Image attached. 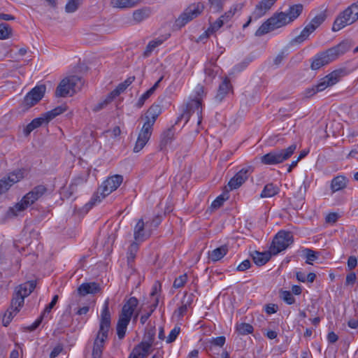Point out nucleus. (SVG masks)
I'll use <instances>...</instances> for the list:
<instances>
[{
  "label": "nucleus",
  "mask_w": 358,
  "mask_h": 358,
  "mask_svg": "<svg viewBox=\"0 0 358 358\" xmlns=\"http://www.w3.org/2000/svg\"><path fill=\"white\" fill-rule=\"evenodd\" d=\"M303 6L295 4L289 7L287 13L280 12L273 14L256 31L255 36H261L273 30L280 28L296 20L302 13Z\"/></svg>",
  "instance_id": "obj_1"
},
{
  "label": "nucleus",
  "mask_w": 358,
  "mask_h": 358,
  "mask_svg": "<svg viewBox=\"0 0 358 358\" xmlns=\"http://www.w3.org/2000/svg\"><path fill=\"white\" fill-rule=\"evenodd\" d=\"M111 315L109 311V301L106 300L101 313L99 329L94 341L92 358H101L104 343L108 338L110 327Z\"/></svg>",
  "instance_id": "obj_2"
},
{
  "label": "nucleus",
  "mask_w": 358,
  "mask_h": 358,
  "mask_svg": "<svg viewBox=\"0 0 358 358\" xmlns=\"http://www.w3.org/2000/svg\"><path fill=\"white\" fill-rule=\"evenodd\" d=\"M162 113V108L159 104H152L145 114L144 122L134 147V152H140L147 144L152 134L153 126L158 116Z\"/></svg>",
  "instance_id": "obj_3"
},
{
  "label": "nucleus",
  "mask_w": 358,
  "mask_h": 358,
  "mask_svg": "<svg viewBox=\"0 0 358 358\" xmlns=\"http://www.w3.org/2000/svg\"><path fill=\"white\" fill-rule=\"evenodd\" d=\"M46 191L47 189L44 185H40L36 186L31 191L26 194L20 202L8 209L7 217H13L17 216L20 213L24 211L41 198Z\"/></svg>",
  "instance_id": "obj_4"
},
{
  "label": "nucleus",
  "mask_w": 358,
  "mask_h": 358,
  "mask_svg": "<svg viewBox=\"0 0 358 358\" xmlns=\"http://www.w3.org/2000/svg\"><path fill=\"white\" fill-rule=\"evenodd\" d=\"M122 181L123 177L121 175H114L108 178L99 187L98 192L93 195L91 200L86 204V206L90 208L96 203L100 202L112 192L116 190Z\"/></svg>",
  "instance_id": "obj_5"
},
{
  "label": "nucleus",
  "mask_w": 358,
  "mask_h": 358,
  "mask_svg": "<svg viewBox=\"0 0 358 358\" xmlns=\"http://www.w3.org/2000/svg\"><path fill=\"white\" fill-rule=\"evenodd\" d=\"M358 20V2L353 3L341 12L334 20L333 31H338L348 25L353 24Z\"/></svg>",
  "instance_id": "obj_6"
},
{
  "label": "nucleus",
  "mask_w": 358,
  "mask_h": 358,
  "mask_svg": "<svg viewBox=\"0 0 358 358\" xmlns=\"http://www.w3.org/2000/svg\"><path fill=\"white\" fill-rule=\"evenodd\" d=\"M82 85L81 78L77 76H71L64 78L57 86L55 91L57 97L72 96Z\"/></svg>",
  "instance_id": "obj_7"
},
{
  "label": "nucleus",
  "mask_w": 358,
  "mask_h": 358,
  "mask_svg": "<svg viewBox=\"0 0 358 358\" xmlns=\"http://www.w3.org/2000/svg\"><path fill=\"white\" fill-rule=\"evenodd\" d=\"M296 149V145L292 144L286 149L271 151L261 157V162L266 165L282 163L294 154Z\"/></svg>",
  "instance_id": "obj_8"
},
{
  "label": "nucleus",
  "mask_w": 358,
  "mask_h": 358,
  "mask_svg": "<svg viewBox=\"0 0 358 358\" xmlns=\"http://www.w3.org/2000/svg\"><path fill=\"white\" fill-rule=\"evenodd\" d=\"M205 8L202 2L190 4L178 17L176 22L180 27L185 26L187 22L200 15Z\"/></svg>",
  "instance_id": "obj_9"
},
{
  "label": "nucleus",
  "mask_w": 358,
  "mask_h": 358,
  "mask_svg": "<svg viewBox=\"0 0 358 358\" xmlns=\"http://www.w3.org/2000/svg\"><path fill=\"white\" fill-rule=\"evenodd\" d=\"M293 236L290 232L280 231L274 237L271 245L269 248L271 252L275 255L281 251L285 250L292 243Z\"/></svg>",
  "instance_id": "obj_10"
},
{
  "label": "nucleus",
  "mask_w": 358,
  "mask_h": 358,
  "mask_svg": "<svg viewBox=\"0 0 358 358\" xmlns=\"http://www.w3.org/2000/svg\"><path fill=\"white\" fill-rule=\"evenodd\" d=\"M345 70L343 69H336L331 73H329L324 78H322L320 82L315 86H313V91L322 92L328 87L332 86L337 83L340 78L345 76Z\"/></svg>",
  "instance_id": "obj_11"
},
{
  "label": "nucleus",
  "mask_w": 358,
  "mask_h": 358,
  "mask_svg": "<svg viewBox=\"0 0 358 358\" xmlns=\"http://www.w3.org/2000/svg\"><path fill=\"white\" fill-rule=\"evenodd\" d=\"M45 85H41L34 87L24 98L22 104L26 109H28L36 104L44 96Z\"/></svg>",
  "instance_id": "obj_12"
},
{
  "label": "nucleus",
  "mask_w": 358,
  "mask_h": 358,
  "mask_svg": "<svg viewBox=\"0 0 358 358\" xmlns=\"http://www.w3.org/2000/svg\"><path fill=\"white\" fill-rule=\"evenodd\" d=\"M252 171L251 166L243 168L236 175L231 178L228 182V187L230 190L236 189L240 187L248 178Z\"/></svg>",
  "instance_id": "obj_13"
},
{
  "label": "nucleus",
  "mask_w": 358,
  "mask_h": 358,
  "mask_svg": "<svg viewBox=\"0 0 358 358\" xmlns=\"http://www.w3.org/2000/svg\"><path fill=\"white\" fill-rule=\"evenodd\" d=\"M149 222L145 223L143 219H140L134 229V236L136 241H143L150 237L151 231L149 228Z\"/></svg>",
  "instance_id": "obj_14"
},
{
  "label": "nucleus",
  "mask_w": 358,
  "mask_h": 358,
  "mask_svg": "<svg viewBox=\"0 0 358 358\" xmlns=\"http://www.w3.org/2000/svg\"><path fill=\"white\" fill-rule=\"evenodd\" d=\"M333 61L334 60L330 55L329 50H327L326 51L318 53L314 57L310 66L313 70H317Z\"/></svg>",
  "instance_id": "obj_15"
},
{
  "label": "nucleus",
  "mask_w": 358,
  "mask_h": 358,
  "mask_svg": "<svg viewBox=\"0 0 358 358\" xmlns=\"http://www.w3.org/2000/svg\"><path fill=\"white\" fill-rule=\"evenodd\" d=\"M23 178L21 171L12 173L7 178L0 180V194L6 192L13 185L20 181Z\"/></svg>",
  "instance_id": "obj_16"
},
{
  "label": "nucleus",
  "mask_w": 358,
  "mask_h": 358,
  "mask_svg": "<svg viewBox=\"0 0 358 358\" xmlns=\"http://www.w3.org/2000/svg\"><path fill=\"white\" fill-rule=\"evenodd\" d=\"M138 304V299L134 297H130L123 305L120 316L128 318L131 320L134 312Z\"/></svg>",
  "instance_id": "obj_17"
},
{
  "label": "nucleus",
  "mask_w": 358,
  "mask_h": 358,
  "mask_svg": "<svg viewBox=\"0 0 358 358\" xmlns=\"http://www.w3.org/2000/svg\"><path fill=\"white\" fill-rule=\"evenodd\" d=\"M86 180L81 176L73 178L69 187L64 192V196L67 199L72 197L79 190V188L83 186Z\"/></svg>",
  "instance_id": "obj_18"
},
{
  "label": "nucleus",
  "mask_w": 358,
  "mask_h": 358,
  "mask_svg": "<svg viewBox=\"0 0 358 358\" xmlns=\"http://www.w3.org/2000/svg\"><path fill=\"white\" fill-rule=\"evenodd\" d=\"M277 0H262L256 5L253 11V16L257 19L264 15L271 9Z\"/></svg>",
  "instance_id": "obj_19"
},
{
  "label": "nucleus",
  "mask_w": 358,
  "mask_h": 358,
  "mask_svg": "<svg viewBox=\"0 0 358 358\" xmlns=\"http://www.w3.org/2000/svg\"><path fill=\"white\" fill-rule=\"evenodd\" d=\"M277 0H262L256 5L253 11V16L257 19L264 15L271 9Z\"/></svg>",
  "instance_id": "obj_20"
},
{
  "label": "nucleus",
  "mask_w": 358,
  "mask_h": 358,
  "mask_svg": "<svg viewBox=\"0 0 358 358\" xmlns=\"http://www.w3.org/2000/svg\"><path fill=\"white\" fill-rule=\"evenodd\" d=\"M187 113L189 114V116L192 113H196L198 117V124H200L202 120L201 113H202V106L201 101L199 99H192L186 104V108L185 109Z\"/></svg>",
  "instance_id": "obj_21"
},
{
  "label": "nucleus",
  "mask_w": 358,
  "mask_h": 358,
  "mask_svg": "<svg viewBox=\"0 0 358 358\" xmlns=\"http://www.w3.org/2000/svg\"><path fill=\"white\" fill-rule=\"evenodd\" d=\"M351 46L350 42L348 41H343L337 45L329 48L328 50L334 60H335L338 57L348 52L351 48Z\"/></svg>",
  "instance_id": "obj_22"
},
{
  "label": "nucleus",
  "mask_w": 358,
  "mask_h": 358,
  "mask_svg": "<svg viewBox=\"0 0 358 358\" xmlns=\"http://www.w3.org/2000/svg\"><path fill=\"white\" fill-rule=\"evenodd\" d=\"M100 291V285L95 282L83 283L78 288V292L80 296H85L90 294H94Z\"/></svg>",
  "instance_id": "obj_23"
},
{
  "label": "nucleus",
  "mask_w": 358,
  "mask_h": 358,
  "mask_svg": "<svg viewBox=\"0 0 358 358\" xmlns=\"http://www.w3.org/2000/svg\"><path fill=\"white\" fill-rule=\"evenodd\" d=\"M231 87L229 79L228 78H225L219 86L217 93L215 96V101L219 103L221 102L231 90Z\"/></svg>",
  "instance_id": "obj_24"
},
{
  "label": "nucleus",
  "mask_w": 358,
  "mask_h": 358,
  "mask_svg": "<svg viewBox=\"0 0 358 358\" xmlns=\"http://www.w3.org/2000/svg\"><path fill=\"white\" fill-rule=\"evenodd\" d=\"M175 130L174 127L171 126L168 129L165 130L161 134V139L159 147L160 150L165 148L169 144H170L174 138Z\"/></svg>",
  "instance_id": "obj_25"
},
{
  "label": "nucleus",
  "mask_w": 358,
  "mask_h": 358,
  "mask_svg": "<svg viewBox=\"0 0 358 358\" xmlns=\"http://www.w3.org/2000/svg\"><path fill=\"white\" fill-rule=\"evenodd\" d=\"M193 301V294H185L182 299V305L175 311V314L178 317H183L187 311L188 307H189Z\"/></svg>",
  "instance_id": "obj_26"
},
{
  "label": "nucleus",
  "mask_w": 358,
  "mask_h": 358,
  "mask_svg": "<svg viewBox=\"0 0 358 358\" xmlns=\"http://www.w3.org/2000/svg\"><path fill=\"white\" fill-rule=\"evenodd\" d=\"M151 14V10L149 7H143L134 11L132 20L134 24H138L145 19L148 18Z\"/></svg>",
  "instance_id": "obj_27"
},
{
  "label": "nucleus",
  "mask_w": 358,
  "mask_h": 358,
  "mask_svg": "<svg viewBox=\"0 0 358 358\" xmlns=\"http://www.w3.org/2000/svg\"><path fill=\"white\" fill-rule=\"evenodd\" d=\"M272 255H273V253L271 252L270 250H269V251L264 252L255 251L252 254V257L254 262L257 266H263L269 261Z\"/></svg>",
  "instance_id": "obj_28"
},
{
  "label": "nucleus",
  "mask_w": 358,
  "mask_h": 358,
  "mask_svg": "<svg viewBox=\"0 0 358 358\" xmlns=\"http://www.w3.org/2000/svg\"><path fill=\"white\" fill-rule=\"evenodd\" d=\"M36 286V282L35 280H30L19 285L16 287L15 291L25 298L33 292Z\"/></svg>",
  "instance_id": "obj_29"
},
{
  "label": "nucleus",
  "mask_w": 358,
  "mask_h": 358,
  "mask_svg": "<svg viewBox=\"0 0 358 358\" xmlns=\"http://www.w3.org/2000/svg\"><path fill=\"white\" fill-rule=\"evenodd\" d=\"M130 320L119 315L118 321L116 326L117 335L119 339H122L126 334L127 326Z\"/></svg>",
  "instance_id": "obj_30"
},
{
  "label": "nucleus",
  "mask_w": 358,
  "mask_h": 358,
  "mask_svg": "<svg viewBox=\"0 0 358 358\" xmlns=\"http://www.w3.org/2000/svg\"><path fill=\"white\" fill-rule=\"evenodd\" d=\"M43 123H46V120H45V117L43 114H42L41 117L34 119L29 124L27 125L24 129V135L29 136L33 130L39 127Z\"/></svg>",
  "instance_id": "obj_31"
},
{
  "label": "nucleus",
  "mask_w": 358,
  "mask_h": 358,
  "mask_svg": "<svg viewBox=\"0 0 358 358\" xmlns=\"http://www.w3.org/2000/svg\"><path fill=\"white\" fill-rule=\"evenodd\" d=\"M315 31L314 27L312 25L308 24L304 29L301 31L300 34L296 36L293 40L292 43H301L308 38L309 36Z\"/></svg>",
  "instance_id": "obj_32"
},
{
  "label": "nucleus",
  "mask_w": 358,
  "mask_h": 358,
  "mask_svg": "<svg viewBox=\"0 0 358 358\" xmlns=\"http://www.w3.org/2000/svg\"><path fill=\"white\" fill-rule=\"evenodd\" d=\"M151 347L148 345H144L143 343H139L131 351L132 354H134L138 358H146L150 352Z\"/></svg>",
  "instance_id": "obj_33"
},
{
  "label": "nucleus",
  "mask_w": 358,
  "mask_h": 358,
  "mask_svg": "<svg viewBox=\"0 0 358 358\" xmlns=\"http://www.w3.org/2000/svg\"><path fill=\"white\" fill-rule=\"evenodd\" d=\"M228 252V248L227 245H222L213 250L208 254V257L213 262H217L221 259Z\"/></svg>",
  "instance_id": "obj_34"
},
{
  "label": "nucleus",
  "mask_w": 358,
  "mask_h": 358,
  "mask_svg": "<svg viewBox=\"0 0 358 358\" xmlns=\"http://www.w3.org/2000/svg\"><path fill=\"white\" fill-rule=\"evenodd\" d=\"M348 180L343 176L335 177L331 183V189L333 192L339 191L346 187Z\"/></svg>",
  "instance_id": "obj_35"
},
{
  "label": "nucleus",
  "mask_w": 358,
  "mask_h": 358,
  "mask_svg": "<svg viewBox=\"0 0 358 358\" xmlns=\"http://www.w3.org/2000/svg\"><path fill=\"white\" fill-rule=\"evenodd\" d=\"M280 189L273 183L266 185L260 194L261 198H270L279 193Z\"/></svg>",
  "instance_id": "obj_36"
},
{
  "label": "nucleus",
  "mask_w": 358,
  "mask_h": 358,
  "mask_svg": "<svg viewBox=\"0 0 358 358\" xmlns=\"http://www.w3.org/2000/svg\"><path fill=\"white\" fill-rule=\"evenodd\" d=\"M141 2V0H111L113 7L119 8H132Z\"/></svg>",
  "instance_id": "obj_37"
},
{
  "label": "nucleus",
  "mask_w": 358,
  "mask_h": 358,
  "mask_svg": "<svg viewBox=\"0 0 358 358\" xmlns=\"http://www.w3.org/2000/svg\"><path fill=\"white\" fill-rule=\"evenodd\" d=\"M134 76L129 77L123 83H120L117 87L110 92L111 95H113L114 97L117 96L121 93H122L134 81Z\"/></svg>",
  "instance_id": "obj_38"
},
{
  "label": "nucleus",
  "mask_w": 358,
  "mask_h": 358,
  "mask_svg": "<svg viewBox=\"0 0 358 358\" xmlns=\"http://www.w3.org/2000/svg\"><path fill=\"white\" fill-rule=\"evenodd\" d=\"M66 110V107L65 106H59L50 111H48L47 113H43L45 120H46V124L48 123L50 120L54 119L57 115L65 112Z\"/></svg>",
  "instance_id": "obj_39"
},
{
  "label": "nucleus",
  "mask_w": 358,
  "mask_h": 358,
  "mask_svg": "<svg viewBox=\"0 0 358 358\" xmlns=\"http://www.w3.org/2000/svg\"><path fill=\"white\" fill-rule=\"evenodd\" d=\"M24 298L22 296V295L20 294L16 291L15 292V294L13 295V297L11 301L10 304V309H13V311H15V313H17L19 312L21 306L24 304Z\"/></svg>",
  "instance_id": "obj_40"
},
{
  "label": "nucleus",
  "mask_w": 358,
  "mask_h": 358,
  "mask_svg": "<svg viewBox=\"0 0 358 358\" xmlns=\"http://www.w3.org/2000/svg\"><path fill=\"white\" fill-rule=\"evenodd\" d=\"M292 187L294 189H297L296 192L294 193V195L296 199H297L299 201H303L305 198L307 187L305 182H300L298 185L293 184Z\"/></svg>",
  "instance_id": "obj_41"
},
{
  "label": "nucleus",
  "mask_w": 358,
  "mask_h": 358,
  "mask_svg": "<svg viewBox=\"0 0 358 358\" xmlns=\"http://www.w3.org/2000/svg\"><path fill=\"white\" fill-rule=\"evenodd\" d=\"M224 20L220 19V17L213 24H210V26L208 27V29L203 33V35L200 36V38H203V36L206 38H208L210 34H213L215 31H217L219 29H220L223 24H224Z\"/></svg>",
  "instance_id": "obj_42"
},
{
  "label": "nucleus",
  "mask_w": 358,
  "mask_h": 358,
  "mask_svg": "<svg viewBox=\"0 0 358 358\" xmlns=\"http://www.w3.org/2000/svg\"><path fill=\"white\" fill-rule=\"evenodd\" d=\"M227 0H208L210 9L214 13H220Z\"/></svg>",
  "instance_id": "obj_43"
},
{
  "label": "nucleus",
  "mask_w": 358,
  "mask_h": 358,
  "mask_svg": "<svg viewBox=\"0 0 358 358\" xmlns=\"http://www.w3.org/2000/svg\"><path fill=\"white\" fill-rule=\"evenodd\" d=\"M327 14L326 11H322L317 15H315L311 21L308 23L310 25L313 26L315 31L326 20Z\"/></svg>",
  "instance_id": "obj_44"
},
{
  "label": "nucleus",
  "mask_w": 358,
  "mask_h": 358,
  "mask_svg": "<svg viewBox=\"0 0 358 358\" xmlns=\"http://www.w3.org/2000/svg\"><path fill=\"white\" fill-rule=\"evenodd\" d=\"M155 335V329L150 328L148 329L144 335L143 341L140 343H143L144 345H148L149 347H152Z\"/></svg>",
  "instance_id": "obj_45"
},
{
  "label": "nucleus",
  "mask_w": 358,
  "mask_h": 358,
  "mask_svg": "<svg viewBox=\"0 0 358 358\" xmlns=\"http://www.w3.org/2000/svg\"><path fill=\"white\" fill-rule=\"evenodd\" d=\"M138 250V244L136 242H133L129 247L127 252V262L130 264L134 261L136 253Z\"/></svg>",
  "instance_id": "obj_46"
},
{
  "label": "nucleus",
  "mask_w": 358,
  "mask_h": 358,
  "mask_svg": "<svg viewBox=\"0 0 358 358\" xmlns=\"http://www.w3.org/2000/svg\"><path fill=\"white\" fill-rule=\"evenodd\" d=\"M12 35V28L6 23L0 24V39L4 40L10 37Z\"/></svg>",
  "instance_id": "obj_47"
},
{
  "label": "nucleus",
  "mask_w": 358,
  "mask_h": 358,
  "mask_svg": "<svg viewBox=\"0 0 358 358\" xmlns=\"http://www.w3.org/2000/svg\"><path fill=\"white\" fill-rule=\"evenodd\" d=\"M229 199L228 192H224L223 194L218 196L211 203V208L213 209H217L221 207L224 202Z\"/></svg>",
  "instance_id": "obj_48"
},
{
  "label": "nucleus",
  "mask_w": 358,
  "mask_h": 358,
  "mask_svg": "<svg viewBox=\"0 0 358 358\" xmlns=\"http://www.w3.org/2000/svg\"><path fill=\"white\" fill-rule=\"evenodd\" d=\"M236 330L241 335H247L253 331V327L248 323H241L237 324Z\"/></svg>",
  "instance_id": "obj_49"
},
{
  "label": "nucleus",
  "mask_w": 358,
  "mask_h": 358,
  "mask_svg": "<svg viewBox=\"0 0 358 358\" xmlns=\"http://www.w3.org/2000/svg\"><path fill=\"white\" fill-rule=\"evenodd\" d=\"M81 4V0H69L65 6V11L66 13H74L78 10Z\"/></svg>",
  "instance_id": "obj_50"
},
{
  "label": "nucleus",
  "mask_w": 358,
  "mask_h": 358,
  "mask_svg": "<svg viewBox=\"0 0 358 358\" xmlns=\"http://www.w3.org/2000/svg\"><path fill=\"white\" fill-rule=\"evenodd\" d=\"M303 253L306 256V263L308 264H312V262L317 259V252L311 249L306 248L303 250Z\"/></svg>",
  "instance_id": "obj_51"
},
{
  "label": "nucleus",
  "mask_w": 358,
  "mask_h": 358,
  "mask_svg": "<svg viewBox=\"0 0 358 358\" xmlns=\"http://www.w3.org/2000/svg\"><path fill=\"white\" fill-rule=\"evenodd\" d=\"M162 43V40H154V41H150L144 51L143 55L145 57H148L151 54V52L154 50V49L155 48H157V46H159V45H161Z\"/></svg>",
  "instance_id": "obj_52"
},
{
  "label": "nucleus",
  "mask_w": 358,
  "mask_h": 358,
  "mask_svg": "<svg viewBox=\"0 0 358 358\" xmlns=\"http://www.w3.org/2000/svg\"><path fill=\"white\" fill-rule=\"evenodd\" d=\"M280 297L287 304L291 305L295 302V299L289 291L280 292Z\"/></svg>",
  "instance_id": "obj_53"
},
{
  "label": "nucleus",
  "mask_w": 358,
  "mask_h": 358,
  "mask_svg": "<svg viewBox=\"0 0 358 358\" xmlns=\"http://www.w3.org/2000/svg\"><path fill=\"white\" fill-rule=\"evenodd\" d=\"M16 314L17 313H15V311H13V309H10V308L8 309L2 319L3 326L7 327L11 322L13 316Z\"/></svg>",
  "instance_id": "obj_54"
},
{
  "label": "nucleus",
  "mask_w": 358,
  "mask_h": 358,
  "mask_svg": "<svg viewBox=\"0 0 358 358\" xmlns=\"http://www.w3.org/2000/svg\"><path fill=\"white\" fill-rule=\"evenodd\" d=\"M114 98L115 97L113 95H111V93H110V94L107 96V98L104 101L97 103L94 106V108H93V110L94 112L99 111L100 110L105 108Z\"/></svg>",
  "instance_id": "obj_55"
},
{
  "label": "nucleus",
  "mask_w": 358,
  "mask_h": 358,
  "mask_svg": "<svg viewBox=\"0 0 358 358\" xmlns=\"http://www.w3.org/2000/svg\"><path fill=\"white\" fill-rule=\"evenodd\" d=\"M158 301H159V300L157 298L155 299V301L154 304H152L151 306L150 310L148 313H147L146 314H144V315H141L140 320H141V323L142 324H144L146 322V321L150 317L152 313L154 312V310H155V308H157V306L158 305Z\"/></svg>",
  "instance_id": "obj_56"
},
{
  "label": "nucleus",
  "mask_w": 358,
  "mask_h": 358,
  "mask_svg": "<svg viewBox=\"0 0 358 358\" xmlns=\"http://www.w3.org/2000/svg\"><path fill=\"white\" fill-rule=\"evenodd\" d=\"M58 299H59L58 295H55L52 299V301L48 306H45L44 310L43 311V313L41 314L43 315H44L45 317H46L47 315L50 314L52 309L54 308V306L57 303Z\"/></svg>",
  "instance_id": "obj_57"
},
{
  "label": "nucleus",
  "mask_w": 358,
  "mask_h": 358,
  "mask_svg": "<svg viewBox=\"0 0 358 358\" xmlns=\"http://www.w3.org/2000/svg\"><path fill=\"white\" fill-rule=\"evenodd\" d=\"M187 276L186 274L181 275L178 278H176L173 282V287L180 288L182 287L187 282Z\"/></svg>",
  "instance_id": "obj_58"
},
{
  "label": "nucleus",
  "mask_w": 358,
  "mask_h": 358,
  "mask_svg": "<svg viewBox=\"0 0 358 358\" xmlns=\"http://www.w3.org/2000/svg\"><path fill=\"white\" fill-rule=\"evenodd\" d=\"M209 342L213 346L222 348L226 342V338L224 336H220L216 338H213Z\"/></svg>",
  "instance_id": "obj_59"
},
{
  "label": "nucleus",
  "mask_w": 358,
  "mask_h": 358,
  "mask_svg": "<svg viewBox=\"0 0 358 358\" xmlns=\"http://www.w3.org/2000/svg\"><path fill=\"white\" fill-rule=\"evenodd\" d=\"M180 328L179 327H175L171 331L170 334H169V336L166 338V343H171L173 342L176 339L178 334H180Z\"/></svg>",
  "instance_id": "obj_60"
},
{
  "label": "nucleus",
  "mask_w": 358,
  "mask_h": 358,
  "mask_svg": "<svg viewBox=\"0 0 358 358\" xmlns=\"http://www.w3.org/2000/svg\"><path fill=\"white\" fill-rule=\"evenodd\" d=\"M45 317L41 314L40 317L34 323H32L30 326L27 327L26 329L29 331H33L36 330L42 323L43 320Z\"/></svg>",
  "instance_id": "obj_61"
},
{
  "label": "nucleus",
  "mask_w": 358,
  "mask_h": 358,
  "mask_svg": "<svg viewBox=\"0 0 358 358\" xmlns=\"http://www.w3.org/2000/svg\"><path fill=\"white\" fill-rule=\"evenodd\" d=\"M356 280H357V275H356L355 273H354V272L349 273L346 275L345 285L346 286L353 285L355 283Z\"/></svg>",
  "instance_id": "obj_62"
},
{
  "label": "nucleus",
  "mask_w": 358,
  "mask_h": 358,
  "mask_svg": "<svg viewBox=\"0 0 358 358\" xmlns=\"http://www.w3.org/2000/svg\"><path fill=\"white\" fill-rule=\"evenodd\" d=\"M251 266L250 260L245 259L237 267L236 270L238 271H244L248 269Z\"/></svg>",
  "instance_id": "obj_63"
},
{
  "label": "nucleus",
  "mask_w": 358,
  "mask_h": 358,
  "mask_svg": "<svg viewBox=\"0 0 358 358\" xmlns=\"http://www.w3.org/2000/svg\"><path fill=\"white\" fill-rule=\"evenodd\" d=\"M63 350V347L62 345H57L54 348L50 355V358H55L57 357Z\"/></svg>",
  "instance_id": "obj_64"
}]
</instances>
